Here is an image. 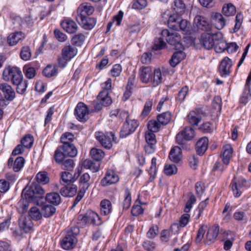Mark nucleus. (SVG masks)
Returning <instances> with one entry per match:
<instances>
[{"instance_id": "0eeeda50", "label": "nucleus", "mask_w": 251, "mask_h": 251, "mask_svg": "<svg viewBox=\"0 0 251 251\" xmlns=\"http://www.w3.org/2000/svg\"><path fill=\"white\" fill-rule=\"evenodd\" d=\"M195 131L190 126L186 127L176 135V140L178 144L183 145L185 140H192L195 136Z\"/></svg>"}, {"instance_id": "de8ad7c7", "label": "nucleus", "mask_w": 251, "mask_h": 251, "mask_svg": "<svg viewBox=\"0 0 251 251\" xmlns=\"http://www.w3.org/2000/svg\"><path fill=\"white\" fill-rule=\"evenodd\" d=\"M75 178L72 174L68 172H62L61 174V182L63 184L73 182L75 181Z\"/></svg>"}, {"instance_id": "7ed1b4c3", "label": "nucleus", "mask_w": 251, "mask_h": 251, "mask_svg": "<svg viewBox=\"0 0 251 251\" xmlns=\"http://www.w3.org/2000/svg\"><path fill=\"white\" fill-rule=\"evenodd\" d=\"M169 26L175 30H181L185 34L189 32L188 23L186 20L180 19V17H176L175 14L171 15L168 19Z\"/></svg>"}, {"instance_id": "774afa93", "label": "nucleus", "mask_w": 251, "mask_h": 251, "mask_svg": "<svg viewBox=\"0 0 251 251\" xmlns=\"http://www.w3.org/2000/svg\"><path fill=\"white\" fill-rule=\"evenodd\" d=\"M15 85L17 86L16 90L17 93L20 94H23L26 91V88L27 87V82L25 80H23L17 84H16Z\"/></svg>"}, {"instance_id": "864d4df0", "label": "nucleus", "mask_w": 251, "mask_h": 251, "mask_svg": "<svg viewBox=\"0 0 251 251\" xmlns=\"http://www.w3.org/2000/svg\"><path fill=\"white\" fill-rule=\"evenodd\" d=\"M131 193L128 189H126L124 194V200L123 201L124 209H127L131 205Z\"/></svg>"}, {"instance_id": "423d86ee", "label": "nucleus", "mask_w": 251, "mask_h": 251, "mask_svg": "<svg viewBox=\"0 0 251 251\" xmlns=\"http://www.w3.org/2000/svg\"><path fill=\"white\" fill-rule=\"evenodd\" d=\"M95 136L101 146L106 149H110L112 146V143L115 141L114 135L112 132L104 134L99 131L95 133Z\"/></svg>"}, {"instance_id": "58836bf2", "label": "nucleus", "mask_w": 251, "mask_h": 251, "mask_svg": "<svg viewBox=\"0 0 251 251\" xmlns=\"http://www.w3.org/2000/svg\"><path fill=\"white\" fill-rule=\"evenodd\" d=\"M46 200L47 201L53 205H58L61 202L60 195L57 193H50L46 195Z\"/></svg>"}, {"instance_id": "0e129e2a", "label": "nucleus", "mask_w": 251, "mask_h": 251, "mask_svg": "<svg viewBox=\"0 0 251 251\" xmlns=\"http://www.w3.org/2000/svg\"><path fill=\"white\" fill-rule=\"evenodd\" d=\"M243 20V16L241 13H238L236 16L235 24L233 28V32H237L241 27Z\"/></svg>"}, {"instance_id": "f257e3e1", "label": "nucleus", "mask_w": 251, "mask_h": 251, "mask_svg": "<svg viewBox=\"0 0 251 251\" xmlns=\"http://www.w3.org/2000/svg\"><path fill=\"white\" fill-rule=\"evenodd\" d=\"M45 193L43 188L36 183H33L24 189L22 193V198L18 203L20 207L22 208V212H24L27 207L25 199L26 201L39 203V200L43 198Z\"/></svg>"}, {"instance_id": "f03ea898", "label": "nucleus", "mask_w": 251, "mask_h": 251, "mask_svg": "<svg viewBox=\"0 0 251 251\" xmlns=\"http://www.w3.org/2000/svg\"><path fill=\"white\" fill-rule=\"evenodd\" d=\"M161 35L168 44L174 46L175 50H184V47L181 42V37L178 33L164 29L162 31Z\"/></svg>"}, {"instance_id": "f8f14e48", "label": "nucleus", "mask_w": 251, "mask_h": 251, "mask_svg": "<svg viewBox=\"0 0 251 251\" xmlns=\"http://www.w3.org/2000/svg\"><path fill=\"white\" fill-rule=\"evenodd\" d=\"M88 109L87 106L82 102H79L75 110V115L76 119L80 122L86 121L88 115Z\"/></svg>"}, {"instance_id": "5fc2aeb1", "label": "nucleus", "mask_w": 251, "mask_h": 251, "mask_svg": "<svg viewBox=\"0 0 251 251\" xmlns=\"http://www.w3.org/2000/svg\"><path fill=\"white\" fill-rule=\"evenodd\" d=\"M23 80V79L22 72L19 68L16 67L11 81L12 82L14 85H15Z\"/></svg>"}, {"instance_id": "052dcab7", "label": "nucleus", "mask_w": 251, "mask_h": 251, "mask_svg": "<svg viewBox=\"0 0 251 251\" xmlns=\"http://www.w3.org/2000/svg\"><path fill=\"white\" fill-rule=\"evenodd\" d=\"M15 22H17L19 25H25L26 23L27 25H31L33 23L32 20L31 19L30 17H27L22 19L20 16H16L15 18Z\"/></svg>"}, {"instance_id": "a19ab883", "label": "nucleus", "mask_w": 251, "mask_h": 251, "mask_svg": "<svg viewBox=\"0 0 251 251\" xmlns=\"http://www.w3.org/2000/svg\"><path fill=\"white\" fill-rule=\"evenodd\" d=\"M157 170V159L155 157H153L151 161V165L150 169L148 170L150 177V181H152L155 178Z\"/></svg>"}, {"instance_id": "2eb2a0df", "label": "nucleus", "mask_w": 251, "mask_h": 251, "mask_svg": "<svg viewBox=\"0 0 251 251\" xmlns=\"http://www.w3.org/2000/svg\"><path fill=\"white\" fill-rule=\"evenodd\" d=\"M232 64L231 60L227 57H225L221 62L219 72L222 76L226 77L229 75Z\"/></svg>"}, {"instance_id": "8fccbe9b", "label": "nucleus", "mask_w": 251, "mask_h": 251, "mask_svg": "<svg viewBox=\"0 0 251 251\" xmlns=\"http://www.w3.org/2000/svg\"><path fill=\"white\" fill-rule=\"evenodd\" d=\"M20 57L22 59L25 61L30 60L31 57V51L29 47L25 46L21 49Z\"/></svg>"}, {"instance_id": "39448f33", "label": "nucleus", "mask_w": 251, "mask_h": 251, "mask_svg": "<svg viewBox=\"0 0 251 251\" xmlns=\"http://www.w3.org/2000/svg\"><path fill=\"white\" fill-rule=\"evenodd\" d=\"M78 220L83 224H92L99 226L102 222L99 215L93 211H88L84 215H79Z\"/></svg>"}, {"instance_id": "20e7f679", "label": "nucleus", "mask_w": 251, "mask_h": 251, "mask_svg": "<svg viewBox=\"0 0 251 251\" xmlns=\"http://www.w3.org/2000/svg\"><path fill=\"white\" fill-rule=\"evenodd\" d=\"M212 26L207 20L204 17L198 15L195 17L193 21L192 29L195 32L204 31L210 32Z\"/></svg>"}, {"instance_id": "ddd939ff", "label": "nucleus", "mask_w": 251, "mask_h": 251, "mask_svg": "<svg viewBox=\"0 0 251 251\" xmlns=\"http://www.w3.org/2000/svg\"><path fill=\"white\" fill-rule=\"evenodd\" d=\"M153 71L149 66H143L140 68L139 77L140 80L144 83H151Z\"/></svg>"}, {"instance_id": "f3484780", "label": "nucleus", "mask_w": 251, "mask_h": 251, "mask_svg": "<svg viewBox=\"0 0 251 251\" xmlns=\"http://www.w3.org/2000/svg\"><path fill=\"white\" fill-rule=\"evenodd\" d=\"M246 181L244 180H237L234 179L231 183V189L235 197H240L244 190V184Z\"/></svg>"}, {"instance_id": "4d7b16f0", "label": "nucleus", "mask_w": 251, "mask_h": 251, "mask_svg": "<svg viewBox=\"0 0 251 251\" xmlns=\"http://www.w3.org/2000/svg\"><path fill=\"white\" fill-rule=\"evenodd\" d=\"M15 69L16 67L5 68L2 73L3 79L5 81L11 80Z\"/></svg>"}, {"instance_id": "e433bc0d", "label": "nucleus", "mask_w": 251, "mask_h": 251, "mask_svg": "<svg viewBox=\"0 0 251 251\" xmlns=\"http://www.w3.org/2000/svg\"><path fill=\"white\" fill-rule=\"evenodd\" d=\"M181 150L180 147L176 146L170 151L169 158L175 163H178L181 159Z\"/></svg>"}, {"instance_id": "2f4dec72", "label": "nucleus", "mask_w": 251, "mask_h": 251, "mask_svg": "<svg viewBox=\"0 0 251 251\" xmlns=\"http://www.w3.org/2000/svg\"><path fill=\"white\" fill-rule=\"evenodd\" d=\"M90 176L88 173H84L80 176L79 180V190L86 192L90 186Z\"/></svg>"}, {"instance_id": "bb28decb", "label": "nucleus", "mask_w": 251, "mask_h": 251, "mask_svg": "<svg viewBox=\"0 0 251 251\" xmlns=\"http://www.w3.org/2000/svg\"><path fill=\"white\" fill-rule=\"evenodd\" d=\"M219 232V226L218 225H214L210 227L206 235L205 240L207 243L209 242H214Z\"/></svg>"}, {"instance_id": "ea45409f", "label": "nucleus", "mask_w": 251, "mask_h": 251, "mask_svg": "<svg viewBox=\"0 0 251 251\" xmlns=\"http://www.w3.org/2000/svg\"><path fill=\"white\" fill-rule=\"evenodd\" d=\"M62 149L65 154L70 157H75L77 155V151L75 146L72 144L63 145Z\"/></svg>"}, {"instance_id": "9b49d317", "label": "nucleus", "mask_w": 251, "mask_h": 251, "mask_svg": "<svg viewBox=\"0 0 251 251\" xmlns=\"http://www.w3.org/2000/svg\"><path fill=\"white\" fill-rule=\"evenodd\" d=\"M207 32V33H203L201 35V43L205 49L210 50L215 44V41L217 34H211V31Z\"/></svg>"}, {"instance_id": "412c9836", "label": "nucleus", "mask_w": 251, "mask_h": 251, "mask_svg": "<svg viewBox=\"0 0 251 251\" xmlns=\"http://www.w3.org/2000/svg\"><path fill=\"white\" fill-rule=\"evenodd\" d=\"M25 160L23 157H18L15 160L12 158H9L7 162L9 168L13 167V170L15 172L20 171L24 167Z\"/></svg>"}, {"instance_id": "4c0bfd02", "label": "nucleus", "mask_w": 251, "mask_h": 251, "mask_svg": "<svg viewBox=\"0 0 251 251\" xmlns=\"http://www.w3.org/2000/svg\"><path fill=\"white\" fill-rule=\"evenodd\" d=\"M163 76L160 69H155L152 75L151 84L153 86H157L163 81Z\"/></svg>"}, {"instance_id": "6ab92c4d", "label": "nucleus", "mask_w": 251, "mask_h": 251, "mask_svg": "<svg viewBox=\"0 0 251 251\" xmlns=\"http://www.w3.org/2000/svg\"><path fill=\"white\" fill-rule=\"evenodd\" d=\"M25 38V35L23 32H14L8 35L7 42L9 46H14L20 41H23Z\"/></svg>"}, {"instance_id": "bf43d9fd", "label": "nucleus", "mask_w": 251, "mask_h": 251, "mask_svg": "<svg viewBox=\"0 0 251 251\" xmlns=\"http://www.w3.org/2000/svg\"><path fill=\"white\" fill-rule=\"evenodd\" d=\"M62 149L61 148H58L55 151L54 158L57 163L62 162L65 156L66 155L64 152L62 151Z\"/></svg>"}, {"instance_id": "473e14b6", "label": "nucleus", "mask_w": 251, "mask_h": 251, "mask_svg": "<svg viewBox=\"0 0 251 251\" xmlns=\"http://www.w3.org/2000/svg\"><path fill=\"white\" fill-rule=\"evenodd\" d=\"M77 53V49L71 45H68L64 47L62 50L61 54L71 60Z\"/></svg>"}, {"instance_id": "680f3d73", "label": "nucleus", "mask_w": 251, "mask_h": 251, "mask_svg": "<svg viewBox=\"0 0 251 251\" xmlns=\"http://www.w3.org/2000/svg\"><path fill=\"white\" fill-rule=\"evenodd\" d=\"M33 139L31 135L25 136L22 140L21 143L27 149L30 148L33 143Z\"/></svg>"}, {"instance_id": "09e8293b", "label": "nucleus", "mask_w": 251, "mask_h": 251, "mask_svg": "<svg viewBox=\"0 0 251 251\" xmlns=\"http://www.w3.org/2000/svg\"><path fill=\"white\" fill-rule=\"evenodd\" d=\"M90 154L94 160L100 161L104 156V152L100 149L93 148L91 150Z\"/></svg>"}, {"instance_id": "7c9ffc66", "label": "nucleus", "mask_w": 251, "mask_h": 251, "mask_svg": "<svg viewBox=\"0 0 251 251\" xmlns=\"http://www.w3.org/2000/svg\"><path fill=\"white\" fill-rule=\"evenodd\" d=\"M208 145V139L207 137H204L201 138L196 144V151L200 155L203 154L206 151Z\"/></svg>"}, {"instance_id": "338daca9", "label": "nucleus", "mask_w": 251, "mask_h": 251, "mask_svg": "<svg viewBox=\"0 0 251 251\" xmlns=\"http://www.w3.org/2000/svg\"><path fill=\"white\" fill-rule=\"evenodd\" d=\"M166 43L163 41V38H159L155 40L152 46L153 50H160L164 49L166 46Z\"/></svg>"}, {"instance_id": "e2e57ef3", "label": "nucleus", "mask_w": 251, "mask_h": 251, "mask_svg": "<svg viewBox=\"0 0 251 251\" xmlns=\"http://www.w3.org/2000/svg\"><path fill=\"white\" fill-rule=\"evenodd\" d=\"M189 92V88L187 86L183 87L179 91L176 100L182 102L185 99Z\"/></svg>"}, {"instance_id": "f704fd0d", "label": "nucleus", "mask_w": 251, "mask_h": 251, "mask_svg": "<svg viewBox=\"0 0 251 251\" xmlns=\"http://www.w3.org/2000/svg\"><path fill=\"white\" fill-rule=\"evenodd\" d=\"M97 100L100 101L104 106H107L112 103V99L109 96V92L101 91L97 97Z\"/></svg>"}, {"instance_id": "a18cd8bd", "label": "nucleus", "mask_w": 251, "mask_h": 251, "mask_svg": "<svg viewBox=\"0 0 251 251\" xmlns=\"http://www.w3.org/2000/svg\"><path fill=\"white\" fill-rule=\"evenodd\" d=\"M43 74L48 77L54 76L57 74V68L54 65H49L43 70Z\"/></svg>"}, {"instance_id": "37998d69", "label": "nucleus", "mask_w": 251, "mask_h": 251, "mask_svg": "<svg viewBox=\"0 0 251 251\" xmlns=\"http://www.w3.org/2000/svg\"><path fill=\"white\" fill-rule=\"evenodd\" d=\"M172 117L171 113L169 112H164L157 116V120L162 126L167 125Z\"/></svg>"}, {"instance_id": "dca6fc26", "label": "nucleus", "mask_w": 251, "mask_h": 251, "mask_svg": "<svg viewBox=\"0 0 251 251\" xmlns=\"http://www.w3.org/2000/svg\"><path fill=\"white\" fill-rule=\"evenodd\" d=\"M19 226L21 230L27 233L32 230L33 224L29 217L22 215L19 219Z\"/></svg>"}, {"instance_id": "b1692460", "label": "nucleus", "mask_w": 251, "mask_h": 251, "mask_svg": "<svg viewBox=\"0 0 251 251\" xmlns=\"http://www.w3.org/2000/svg\"><path fill=\"white\" fill-rule=\"evenodd\" d=\"M61 25L64 30L70 34L75 33L78 28V26L75 22L70 19H67L63 20Z\"/></svg>"}, {"instance_id": "72a5a7b5", "label": "nucleus", "mask_w": 251, "mask_h": 251, "mask_svg": "<svg viewBox=\"0 0 251 251\" xmlns=\"http://www.w3.org/2000/svg\"><path fill=\"white\" fill-rule=\"evenodd\" d=\"M222 14L226 17L233 16L236 12V8L232 3H225L222 7Z\"/></svg>"}, {"instance_id": "3c124183", "label": "nucleus", "mask_w": 251, "mask_h": 251, "mask_svg": "<svg viewBox=\"0 0 251 251\" xmlns=\"http://www.w3.org/2000/svg\"><path fill=\"white\" fill-rule=\"evenodd\" d=\"M161 126L162 125L158 122L157 120H151L148 124V130L153 132H158Z\"/></svg>"}, {"instance_id": "4be33fe9", "label": "nucleus", "mask_w": 251, "mask_h": 251, "mask_svg": "<svg viewBox=\"0 0 251 251\" xmlns=\"http://www.w3.org/2000/svg\"><path fill=\"white\" fill-rule=\"evenodd\" d=\"M202 115L201 109L192 111L187 116L188 122L192 125H198L202 119Z\"/></svg>"}, {"instance_id": "aec40b11", "label": "nucleus", "mask_w": 251, "mask_h": 251, "mask_svg": "<svg viewBox=\"0 0 251 251\" xmlns=\"http://www.w3.org/2000/svg\"><path fill=\"white\" fill-rule=\"evenodd\" d=\"M233 150L231 145L226 144L223 146L221 152V158L224 164L227 166L232 157Z\"/></svg>"}, {"instance_id": "13d9d810", "label": "nucleus", "mask_w": 251, "mask_h": 251, "mask_svg": "<svg viewBox=\"0 0 251 251\" xmlns=\"http://www.w3.org/2000/svg\"><path fill=\"white\" fill-rule=\"evenodd\" d=\"M177 169L174 164H166L164 166V172L167 176H172L176 174Z\"/></svg>"}, {"instance_id": "a878e982", "label": "nucleus", "mask_w": 251, "mask_h": 251, "mask_svg": "<svg viewBox=\"0 0 251 251\" xmlns=\"http://www.w3.org/2000/svg\"><path fill=\"white\" fill-rule=\"evenodd\" d=\"M190 215L188 213L183 214L179 220V223H174L171 226V230L173 231H177L179 229L180 227L185 226L190 220Z\"/></svg>"}, {"instance_id": "49530a36", "label": "nucleus", "mask_w": 251, "mask_h": 251, "mask_svg": "<svg viewBox=\"0 0 251 251\" xmlns=\"http://www.w3.org/2000/svg\"><path fill=\"white\" fill-rule=\"evenodd\" d=\"M29 217L34 220H38L41 219L43 214L42 211L37 206H34L30 208L29 211Z\"/></svg>"}, {"instance_id": "c9c22d12", "label": "nucleus", "mask_w": 251, "mask_h": 251, "mask_svg": "<svg viewBox=\"0 0 251 251\" xmlns=\"http://www.w3.org/2000/svg\"><path fill=\"white\" fill-rule=\"evenodd\" d=\"M77 192V187L75 185H70L62 188L60 193L64 197H73Z\"/></svg>"}, {"instance_id": "c85d7f7f", "label": "nucleus", "mask_w": 251, "mask_h": 251, "mask_svg": "<svg viewBox=\"0 0 251 251\" xmlns=\"http://www.w3.org/2000/svg\"><path fill=\"white\" fill-rule=\"evenodd\" d=\"M112 211V203L109 200H102L100 203V212L102 215L106 216L110 214Z\"/></svg>"}, {"instance_id": "9d476101", "label": "nucleus", "mask_w": 251, "mask_h": 251, "mask_svg": "<svg viewBox=\"0 0 251 251\" xmlns=\"http://www.w3.org/2000/svg\"><path fill=\"white\" fill-rule=\"evenodd\" d=\"M224 16L219 12L213 13L211 15V24L218 30L223 29L226 25V21Z\"/></svg>"}, {"instance_id": "c03bdc74", "label": "nucleus", "mask_w": 251, "mask_h": 251, "mask_svg": "<svg viewBox=\"0 0 251 251\" xmlns=\"http://www.w3.org/2000/svg\"><path fill=\"white\" fill-rule=\"evenodd\" d=\"M124 13L122 11H119L118 14L114 16L112 21L109 22L107 26V31H109L113 24L115 23L116 25H120L123 18Z\"/></svg>"}, {"instance_id": "cd10ccee", "label": "nucleus", "mask_w": 251, "mask_h": 251, "mask_svg": "<svg viewBox=\"0 0 251 251\" xmlns=\"http://www.w3.org/2000/svg\"><path fill=\"white\" fill-rule=\"evenodd\" d=\"M0 90L4 93L5 98L8 100H12L15 96V93L9 84L4 83L0 84Z\"/></svg>"}, {"instance_id": "79ce46f5", "label": "nucleus", "mask_w": 251, "mask_h": 251, "mask_svg": "<svg viewBox=\"0 0 251 251\" xmlns=\"http://www.w3.org/2000/svg\"><path fill=\"white\" fill-rule=\"evenodd\" d=\"M55 212V207L51 205L45 204L42 208V213L45 218L52 216Z\"/></svg>"}, {"instance_id": "603ef678", "label": "nucleus", "mask_w": 251, "mask_h": 251, "mask_svg": "<svg viewBox=\"0 0 251 251\" xmlns=\"http://www.w3.org/2000/svg\"><path fill=\"white\" fill-rule=\"evenodd\" d=\"M37 182L41 183L43 184L48 183L50 181V178L48 176V174L46 172H40L36 176Z\"/></svg>"}, {"instance_id": "6e6d98bb", "label": "nucleus", "mask_w": 251, "mask_h": 251, "mask_svg": "<svg viewBox=\"0 0 251 251\" xmlns=\"http://www.w3.org/2000/svg\"><path fill=\"white\" fill-rule=\"evenodd\" d=\"M75 139L74 135L71 132H65L61 137V141L63 145L71 144Z\"/></svg>"}, {"instance_id": "69168bd1", "label": "nucleus", "mask_w": 251, "mask_h": 251, "mask_svg": "<svg viewBox=\"0 0 251 251\" xmlns=\"http://www.w3.org/2000/svg\"><path fill=\"white\" fill-rule=\"evenodd\" d=\"M233 218L238 221H243L244 223L248 222V218L245 212L236 211L233 214Z\"/></svg>"}, {"instance_id": "5701e85b", "label": "nucleus", "mask_w": 251, "mask_h": 251, "mask_svg": "<svg viewBox=\"0 0 251 251\" xmlns=\"http://www.w3.org/2000/svg\"><path fill=\"white\" fill-rule=\"evenodd\" d=\"M95 9L91 4L88 3H84L79 5L76 11V16H89L92 15L94 12Z\"/></svg>"}, {"instance_id": "6e6552de", "label": "nucleus", "mask_w": 251, "mask_h": 251, "mask_svg": "<svg viewBox=\"0 0 251 251\" xmlns=\"http://www.w3.org/2000/svg\"><path fill=\"white\" fill-rule=\"evenodd\" d=\"M138 126V123L136 120L126 119L121 130V137L123 138L126 137L131 134L135 130Z\"/></svg>"}, {"instance_id": "393cba45", "label": "nucleus", "mask_w": 251, "mask_h": 251, "mask_svg": "<svg viewBox=\"0 0 251 251\" xmlns=\"http://www.w3.org/2000/svg\"><path fill=\"white\" fill-rule=\"evenodd\" d=\"M76 242V238L73 237L67 234L61 241L60 245L63 249L68 250L73 248Z\"/></svg>"}, {"instance_id": "4468645a", "label": "nucleus", "mask_w": 251, "mask_h": 251, "mask_svg": "<svg viewBox=\"0 0 251 251\" xmlns=\"http://www.w3.org/2000/svg\"><path fill=\"white\" fill-rule=\"evenodd\" d=\"M119 180L118 175L113 170H110L107 171L105 176L101 179L100 184L101 186L105 187L112 184H115Z\"/></svg>"}, {"instance_id": "c756f323", "label": "nucleus", "mask_w": 251, "mask_h": 251, "mask_svg": "<svg viewBox=\"0 0 251 251\" xmlns=\"http://www.w3.org/2000/svg\"><path fill=\"white\" fill-rule=\"evenodd\" d=\"M176 50L177 51L174 53L170 60V64L173 67H176L185 57V54L183 51V50Z\"/></svg>"}, {"instance_id": "1a4fd4ad", "label": "nucleus", "mask_w": 251, "mask_h": 251, "mask_svg": "<svg viewBox=\"0 0 251 251\" xmlns=\"http://www.w3.org/2000/svg\"><path fill=\"white\" fill-rule=\"evenodd\" d=\"M75 18L79 24L84 29H92L96 25L97 20L95 18L88 17L86 16H75Z\"/></svg>"}, {"instance_id": "a211bd4d", "label": "nucleus", "mask_w": 251, "mask_h": 251, "mask_svg": "<svg viewBox=\"0 0 251 251\" xmlns=\"http://www.w3.org/2000/svg\"><path fill=\"white\" fill-rule=\"evenodd\" d=\"M173 14L176 17H181L185 12L186 5L182 0H174L172 4Z\"/></svg>"}]
</instances>
